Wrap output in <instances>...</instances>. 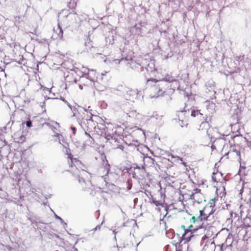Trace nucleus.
Returning <instances> with one entry per match:
<instances>
[{
  "instance_id": "7c9ffc66",
  "label": "nucleus",
  "mask_w": 251,
  "mask_h": 251,
  "mask_svg": "<svg viewBox=\"0 0 251 251\" xmlns=\"http://www.w3.org/2000/svg\"><path fill=\"white\" fill-rule=\"evenodd\" d=\"M71 110L74 112L73 116H75V112L78 111V109L75 107H73L72 106V109Z\"/></svg>"
},
{
  "instance_id": "9b49d317",
  "label": "nucleus",
  "mask_w": 251,
  "mask_h": 251,
  "mask_svg": "<svg viewBox=\"0 0 251 251\" xmlns=\"http://www.w3.org/2000/svg\"><path fill=\"white\" fill-rule=\"evenodd\" d=\"M207 116L205 115V117H202L203 121L201 123L200 125V128L203 129L204 127H210V125L208 123V122L207 121Z\"/></svg>"
},
{
  "instance_id": "aec40b11",
  "label": "nucleus",
  "mask_w": 251,
  "mask_h": 251,
  "mask_svg": "<svg viewBox=\"0 0 251 251\" xmlns=\"http://www.w3.org/2000/svg\"><path fill=\"white\" fill-rule=\"evenodd\" d=\"M91 122L88 120V118H83L82 119L81 123H83L84 125H87V127L89 128V125L90 124Z\"/></svg>"
},
{
  "instance_id": "412c9836",
  "label": "nucleus",
  "mask_w": 251,
  "mask_h": 251,
  "mask_svg": "<svg viewBox=\"0 0 251 251\" xmlns=\"http://www.w3.org/2000/svg\"><path fill=\"white\" fill-rule=\"evenodd\" d=\"M63 29L62 28H60V30H59V32L57 34L58 38L61 40H63Z\"/></svg>"
},
{
  "instance_id": "2f4dec72",
  "label": "nucleus",
  "mask_w": 251,
  "mask_h": 251,
  "mask_svg": "<svg viewBox=\"0 0 251 251\" xmlns=\"http://www.w3.org/2000/svg\"><path fill=\"white\" fill-rule=\"evenodd\" d=\"M89 138V143L91 144H93L95 142V140H94V138H93L92 137L90 138Z\"/></svg>"
},
{
  "instance_id": "9d476101",
  "label": "nucleus",
  "mask_w": 251,
  "mask_h": 251,
  "mask_svg": "<svg viewBox=\"0 0 251 251\" xmlns=\"http://www.w3.org/2000/svg\"><path fill=\"white\" fill-rule=\"evenodd\" d=\"M161 80H162V79L158 80L157 79L153 78H150L147 80V85L148 86H151V87L154 86L155 84L156 83L158 82L159 83L158 84H160V82L159 81H161Z\"/></svg>"
},
{
  "instance_id": "f8f14e48",
  "label": "nucleus",
  "mask_w": 251,
  "mask_h": 251,
  "mask_svg": "<svg viewBox=\"0 0 251 251\" xmlns=\"http://www.w3.org/2000/svg\"><path fill=\"white\" fill-rule=\"evenodd\" d=\"M191 116L193 117H196L197 116H200L201 118L203 117V114L201 113L200 110L198 109H192L191 110Z\"/></svg>"
},
{
  "instance_id": "5fc2aeb1",
  "label": "nucleus",
  "mask_w": 251,
  "mask_h": 251,
  "mask_svg": "<svg viewBox=\"0 0 251 251\" xmlns=\"http://www.w3.org/2000/svg\"><path fill=\"white\" fill-rule=\"evenodd\" d=\"M242 136V135H241V134H239V135H238V134H236V135H235L233 136L232 138H235L236 137H237V136Z\"/></svg>"
},
{
  "instance_id": "79ce46f5",
  "label": "nucleus",
  "mask_w": 251,
  "mask_h": 251,
  "mask_svg": "<svg viewBox=\"0 0 251 251\" xmlns=\"http://www.w3.org/2000/svg\"><path fill=\"white\" fill-rule=\"evenodd\" d=\"M194 191L196 192L195 193H200V192H201V190L199 189H198V188H196L195 189H194Z\"/></svg>"
},
{
  "instance_id": "6e6d98bb",
  "label": "nucleus",
  "mask_w": 251,
  "mask_h": 251,
  "mask_svg": "<svg viewBox=\"0 0 251 251\" xmlns=\"http://www.w3.org/2000/svg\"><path fill=\"white\" fill-rule=\"evenodd\" d=\"M211 208L210 209H207L206 211H205V212L207 214H208V213L211 211Z\"/></svg>"
},
{
  "instance_id": "473e14b6",
  "label": "nucleus",
  "mask_w": 251,
  "mask_h": 251,
  "mask_svg": "<svg viewBox=\"0 0 251 251\" xmlns=\"http://www.w3.org/2000/svg\"><path fill=\"white\" fill-rule=\"evenodd\" d=\"M190 199L195 200V193H192V194L190 196Z\"/></svg>"
},
{
  "instance_id": "f257e3e1",
  "label": "nucleus",
  "mask_w": 251,
  "mask_h": 251,
  "mask_svg": "<svg viewBox=\"0 0 251 251\" xmlns=\"http://www.w3.org/2000/svg\"><path fill=\"white\" fill-rule=\"evenodd\" d=\"M130 60L127 64H129L130 67L137 72L140 73L145 69L149 73H154L157 71L155 67V60L150 58H141L135 61L131 59V57L127 56L126 58L122 57L119 62H123Z\"/></svg>"
},
{
  "instance_id": "c85d7f7f",
  "label": "nucleus",
  "mask_w": 251,
  "mask_h": 251,
  "mask_svg": "<svg viewBox=\"0 0 251 251\" xmlns=\"http://www.w3.org/2000/svg\"><path fill=\"white\" fill-rule=\"evenodd\" d=\"M250 226L249 225H246L244 224V223H243V224H241L240 225V226H238L237 227H241L242 228H246V227H248Z\"/></svg>"
},
{
  "instance_id": "e2e57ef3",
  "label": "nucleus",
  "mask_w": 251,
  "mask_h": 251,
  "mask_svg": "<svg viewBox=\"0 0 251 251\" xmlns=\"http://www.w3.org/2000/svg\"><path fill=\"white\" fill-rule=\"evenodd\" d=\"M131 174L132 175L133 177H135V176H134V175H135V172H133V173H131Z\"/></svg>"
},
{
  "instance_id": "e433bc0d",
  "label": "nucleus",
  "mask_w": 251,
  "mask_h": 251,
  "mask_svg": "<svg viewBox=\"0 0 251 251\" xmlns=\"http://www.w3.org/2000/svg\"><path fill=\"white\" fill-rule=\"evenodd\" d=\"M54 217L56 220H63L60 216L56 214L54 212Z\"/></svg>"
},
{
  "instance_id": "bf43d9fd",
  "label": "nucleus",
  "mask_w": 251,
  "mask_h": 251,
  "mask_svg": "<svg viewBox=\"0 0 251 251\" xmlns=\"http://www.w3.org/2000/svg\"><path fill=\"white\" fill-rule=\"evenodd\" d=\"M218 171L217 170V172H214L213 173H212V176H214L216 174H217V173H218Z\"/></svg>"
},
{
  "instance_id": "4d7b16f0",
  "label": "nucleus",
  "mask_w": 251,
  "mask_h": 251,
  "mask_svg": "<svg viewBox=\"0 0 251 251\" xmlns=\"http://www.w3.org/2000/svg\"><path fill=\"white\" fill-rule=\"evenodd\" d=\"M41 107L43 108L45 106V102H43L42 105H41Z\"/></svg>"
},
{
  "instance_id": "f704fd0d",
  "label": "nucleus",
  "mask_w": 251,
  "mask_h": 251,
  "mask_svg": "<svg viewBox=\"0 0 251 251\" xmlns=\"http://www.w3.org/2000/svg\"><path fill=\"white\" fill-rule=\"evenodd\" d=\"M71 129L73 131L74 134H75L76 131V128L73 126H71Z\"/></svg>"
},
{
  "instance_id": "39448f33",
  "label": "nucleus",
  "mask_w": 251,
  "mask_h": 251,
  "mask_svg": "<svg viewBox=\"0 0 251 251\" xmlns=\"http://www.w3.org/2000/svg\"><path fill=\"white\" fill-rule=\"evenodd\" d=\"M201 228H206L204 226L203 221H191V223L188 226L190 231H196Z\"/></svg>"
},
{
  "instance_id": "8fccbe9b",
  "label": "nucleus",
  "mask_w": 251,
  "mask_h": 251,
  "mask_svg": "<svg viewBox=\"0 0 251 251\" xmlns=\"http://www.w3.org/2000/svg\"><path fill=\"white\" fill-rule=\"evenodd\" d=\"M207 237L206 235H204V236L202 237V241H204L205 239H207Z\"/></svg>"
},
{
  "instance_id": "c03bdc74",
  "label": "nucleus",
  "mask_w": 251,
  "mask_h": 251,
  "mask_svg": "<svg viewBox=\"0 0 251 251\" xmlns=\"http://www.w3.org/2000/svg\"><path fill=\"white\" fill-rule=\"evenodd\" d=\"M223 194L222 196H223L224 195H225L226 194L225 187L223 186Z\"/></svg>"
},
{
  "instance_id": "423d86ee",
  "label": "nucleus",
  "mask_w": 251,
  "mask_h": 251,
  "mask_svg": "<svg viewBox=\"0 0 251 251\" xmlns=\"http://www.w3.org/2000/svg\"><path fill=\"white\" fill-rule=\"evenodd\" d=\"M207 209H209L208 205H206L202 210H200V216L198 217L199 220H208V217L214 213V210L211 209V211L207 214L205 211H207Z\"/></svg>"
},
{
  "instance_id": "a18cd8bd",
  "label": "nucleus",
  "mask_w": 251,
  "mask_h": 251,
  "mask_svg": "<svg viewBox=\"0 0 251 251\" xmlns=\"http://www.w3.org/2000/svg\"><path fill=\"white\" fill-rule=\"evenodd\" d=\"M63 146L65 148L69 150V149L68 148V147H69V144L67 143H66L65 145H63Z\"/></svg>"
},
{
  "instance_id": "20e7f679",
  "label": "nucleus",
  "mask_w": 251,
  "mask_h": 251,
  "mask_svg": "<svg viewBox=\"0 0 251 251\" xmlns=\"http://www.w3.org/2000/svg\"><path fill=\"white\" fill-rule=\"evenodd\" d=\"M126 100L134 101L135 99H140L141 97L143 98L142 93L137 90L130 89L126 91Z\"/></svg>"
},
{
  "instance_id": "09e8293b",
  "label": "nucleus",
  "mask_w": 251,
  "mask_h": 251,
  "mask_svg": "<svg viewBox=\"0 0 251 251\" xmlns=\"http://www.w3.org/2000/svg\"><path fill=\"white\" fill-rule=\"evenodd\" d=\"M85 134L89 138H90L91 137V136H90V134L88 133H87L86 131H85Z\"/></svg>"
},
{
  "instance_id": "6ab92c4d",
  "label": "nucleus",
  "mask_w": 251,
  "mask_h": 251,
  "mask_svg": "<svg viewBox=\"0 0 251 251\" xmlns=\"http://www.w3.org/2000/svg\"><path fill=\"white\" fill-rule=\"evenodd\" d=\"M206 133H207V136L210 139V142L212 143V144H214L216 140L221 139V138H215L213 136H211L210 135V134L209 133L208 130H207Z\"/></svg>"
},
{
  "instance_id": "72a5a7b5",
  "label": "nucleus",
  "mask_w": 251,
  "mask_h": 251,
  "mask_svg": "<svg viewBox=\"0 0 251 251\" xmlns=\"http://www.w3.org/2000/svg\"><path fill=\"white\" fill-rule=\"evenodd\" d=\"M22 59L21 60L17 61L15 59H13L12 61L17 62L19 64H22V61L24 59L23 56H22Z\"/></svg>"
},
{
  "instance_id": "680f3d73",
  "label": "nucleus",
  "mask_w": 251,
  "mask_h": 251,
  "mask_svg": "<svg viewBox=\"0 0 251 251\" xmlns=\"http://www.w3.org/2000/svg\"><path fill=\"white\" fill-rule=\"evenodd\" d=\"M196 202H197L198 203H200L201 201H200L199 200H195Z\"/></svg>"
},
{
  "instance_id": "cd10ccee",
  "label": "nucleus",
  "mask_w": 251,
  "mask_h": 251,
  "mask_svg": "<svg viewBox=\"0 0 251 251\" xmlns=\"http://www.w3.org/2000/svg\"><path fill=\"white\" fill-rule=\"evenodd\" d=\"M31 191L32 193L34 194L35 196H36L37 198H39V195L37 194V193H36V192H37V191L36 189L32 188V189H31Z\"/></svg>"
},
{
  "instance_id": "338daca9",
  "label": "nucleus",
  "mask_w": 251,
  "mask_h": 251,
  "mask_svg": "<svg viewBox=\"0 0 251 251\" xmlns=\"http://www.w3.org/2000/svg\"><path fill=\"white\" fill-rule=\"evenodd\" d=\"M138 200V199L137 198H135L134 200V202L135 203Z\"/></svg>"
},
{
  "instance_id": "4c0bfd02",
  "label": "nucleus",
  "mask_w": 251,
  "mask_h": 251,
  "mask_svg": "<svg viewBox=\"0 0 251 251\" xmlns=\"http://www.w3.org/2000/svg\"><path fill=\"white\" fill-rule=\"evenodd\" d=\"M212 180L214 182H218V181L217 180V179L215 176H212Z\"/></svg>"
},
{
  "instance_id": "774afa93",
  "label": "nucleus",
  "mask_w": 251,
  "mask_h": 251,
  "mask_svg": "<svg viewBox=\"0 0 251 251\" xmlns=\"http://www.w3.org/2000/svg\"><path fill=\"white\" fill-rule=\"evenodd\" d=\"M182 164H183V165H184L185 166H187L186 163L185 162H182Z\"/></svg>"
},
{
  "instance_id": "f3484780",
  "label": "nucleus",
  "mask_w": 251,
  "mask_h": 251,
  "mask_svg": "<svg viewBox=\"0 0 251 251\" xmlns=\"http://www.w3.org/2000/svg\"><path fill=\"white\" fill-rule=\"evenodd\" d=\"M126 190L129 191L131 189L132 187V180L130 178H128L126 182Z\"/></svg>"
},
{
  "instance_id": "a211bd4d",
  "label": "nucleus",
  "mask_w": 251,
  "mask_h": 251,
  "mask_svg": "<svg viewBox=\"0 0 251 251\" xmlns=\"http://www.w3.org/2000/svg\"><path fill=\"white\" fill-rule=\"evenodd\" d=\"M75 145L77 148H80L81 150H83L85 148V144L81 143L79 141H76L75 142Z\"/></svg>"
},
{
  "instance_id": "b1692460",
  "label": "nucleus",
  "mask_w": 251,
  "mask_h": 251,
  "mask_svg": "<svg viewBox=\"0 0 251 251\" xmlns=\"http://www.w3.org/2000/svg\"><path fill=\"white\" fill-rule=\"evenodd\" d=\"M26 124V126L27 127L30 128L32 126V123L31 120H28L26 121L25 122H24Z\"/></svg>"
},
{
  "instance_id": "4be33fe9",
  "label": "nucleus",
  "mask_w": 251,
  "mask_h": 251,
  "mask_svg": "<svg viewBox=\"0 0 251 251\" xmlns=\"http://www.w3.org/2000/svg\"><path fill=\"white\" fill-rule=\"evenodd\" d=\"M60 100L64 102V103H65L71 109H72V106L65 99V98L61 97Z\"/></svg>"
},
{
  "instance_id": "864d4df0",
  "label": "nucleus",
  "mask_w": 251,
  "mask_h": 251,
  "mask_svg": "<svg viewBox=\"0 0 251 251\" xmlns=\"http://www.w3.org/2000/svg\"><path fill=\"white\" fill-rule=\"evenodd\" d=\"M86 78H87L89 79L92 81H94L93 79H92L91 78H89V75L87 74H86Z\"/></svg>"
},
{
  "instance_id": "dca6fc26",
  "label": "nucleus",
  "mask_w": 251,
  "mask_h": 251,
  "mask_svg": "<svg viewBox=\"0 0 251 251\" xmlns=\"http://www.w3.org/2000/svg\"><path fill=\"white\" fill-rule=\"evenodd\" d=\"M152 202L156 206H161L162 207H164L165 205V202H161L159 201H157L154 199H152Z\"/></svg>"
},
{
  "instance_id": "6e6552de",
  "label": "nucleus",
  "mask_w": 251,
  "mask_h": 251,
  "mask_svg": "<svg viewBox=\"0 0 251 251\" xmlns=\"http://www.w3.org/2000/svg\"><path fill=\"white\" fill-rule=\"evenodd\" d=\"M192 231H190L189 229H185L184 233L182 234L181 238V240H185V242L189 241L192 238H194V236L192 234Z\"/></svg>"
},
{
  "instance_id": "49530a36",
  "label": "nucleus",
  "mask_w": 251,
  "mask_h": 251,
  "mask_svg": "<svg viewBox=\"0 0 251 251\" xmlns=\"http://www.w3.org/2000/svg\"><path fill=\"white\" fill-rule=\"evenodd\" d=\"M57 21H58V24H57V25H58V29L59 30H60V28H62V27H61V25H60V23H59V20H58Z\"/></svg>"
},
{
  "instance_id": "1a4fd4ad",
  "label": "nucleus",
  "mask_w": 251,
  "mask_h": 251,
  "mask_svg": "<svg viewBox=\"0 0 251 251\" xmlns=\"http://www.w3.org/2000/svg\"><path fill=\"white\" fill-rule=\"evenodd\" d=\"M105 159H103L102 160V165L104 167V171L106 172V174L105 176H107L110 172V164H109L108 161L106 159V156L104 155Z\"/></svg>"
},
{
  "instance_id": "5701e85b",
  "label": "nucleus",
  "mask_w": 251,
  "mask_h": 251,
  "mask_svg": "<svg viewBox=\"0 0 251 251\" xmlns=\"http://www.w3.org/2000/svg\"><path fill=\"white\" fill-rule=\"evenodd\" d=\"M132 168H133L134 170H135V169H138V170H140V167L138 165H137L136 164H135L133 165V166H132L129 169H126L127 170H128L129 171H130V170L132 169Z\"/></svg>"
},
{
  "instance_id": "393cba45",
  "label": "nucleus",
  "mask_w": 251,
  "mask_h": 251,
  "mask_svg": "<svg viewBox=\"0 0 251 251\" xmlns=\"http://www.w3.org/2000/svg\"><path fill=\"white\" fill-rule=\"evenodd\" d=\"M246 169V167L245 166H243L241 164H240V169L238 171V174L240 175H241L242 173V170H245Z\"/></svg>"
},
{
  "instance_id": "69168bd1",
  "label": "nucleus",
  "mask_w": 251,
  "mask_h": 251,
  "mask_svg": "<svg viewBox=\"0 0 251 251\" xmlns=\"http://www.w3.org/2000/svg\"><path fill=\"white\" fill-rule=\"evenodd\" d=\"M177 157H178V160H181V161H182V158L180 157H178V156Z\"/></svg>"
},
{
  "instance_id": "58836bf2",
  "label": "nucleus",
  "mask_w": 251,
  "mask_h": 251,
  "mask_svg": "<svg viewBox=\"0 0 251 251\" xmlns=\"http://www.w3.org/2000/svg\"><path fill=\"white\" fill-rule=\"evenodd\" d=\"M91 114V116L90 117L89 119H88V120H89L90 122H91V123H92L93 122V120L92 119V116H93V115L90 113Z\"/></svg>"
},
{
  "instance_id": "0e129e2a",
  "label": "nucleus",
  "mask_w": 251,
  "mask_h": 251,
  "mask_svg": "<svg viewBox=\"0 0 251 251\" xmlns=\"http://www.w3.org/2000/svg\"><path fill=\"white\" fill-rule=\"evenodd\" d=\"M237 155H239V156H240V151H237Z\"/></svg>"
},
{
  "instance_id": "ea45409f",
  "label": "nucleus",
  "mask_w": 251,
  "mask_h": 251,
  "mask_svg": "<svg viewBox=\"0 0 251 251\" xmlns=\"http://www.w3.org/2000/svg\"><path fill=\"white\" fill-rule=\"evenodd\" d=\"M214 188H215L216 189V197H218V187L217 186H214Z\"/></svg>"
},
{
  "instance_id": "ddd939ff",
  "label": "nucleus",
  "mask_w": 251,
  "mask_h": 251,
  "mask_svg": "<svg viewBox=\"0 0 251 251\" xmlns=\"http://www.w3.org/2000/svg\"><path fill=\"white\" fill-rule=\"evenodd\" d=\"M218 200V197H216L214 198L211 199L208 203L206 205H208L209 207V209H212L213 210V208L215 206V201Z\"/></svg>"
},
{
  "instance_id": "de8ad7c7",
  "label": "nucleus",
  "mask_w": 251,
  "mask_h": 251,
  "mask_svg": "<svg viewBox=\"0 0 251 251\" xmlns=\"http://www.w3.org/2000/svg\"><path fill=\"white\" fill-rule=\"evenodd\" d=\"M211 148L212 151L216 149V147L214 145V144H212V146L211 147Z\"/></svg>"
},
{
  "instance_id": "0eeeda50",
  "label": "nucleus",
  "mask_w": 251,
  "mask_h": 251,
  "mask_svg": "<svg viewBox=\"0 0 251 251\" xmlns=\"http://www.w3.org/2000/svg\"><path fill=\"white\" fill-rule=\"evenodd\" d=\"M216 245L214 241H211V239L207 240L206 243L203 247L204 251H215Z\"/></svg>"
},
{
  "instance_id": "13d9d810",
  "label": "nucleus",
  "mask_w": 251,
  "mask_h": 251,
  "mask_svg": "<svg viewBox=\"0 0 251 251\" xmlns=\"http://www.w3.org/2000/svg\"><path fill=\"white\" fill-rule=\"evenodd\" d=\"M243 190H244L243 187H242V188L240 191V194H242V193L243 192Z\"/></svg>"
},
{
  "instance_id": "f03ea898",
  "label": "nucleus",
  "mask_w": 251,
  "mask_h": 251,
  "mask_svg": "<svg viewBox=\"0 0 251 251\" xmlns=\"http://www.w3.org/2000/svg\"><path fill=\"white\" fill-rule=\"evenodd\" d=\"M160 84H158L156 87H159V90L158 91V96L161 95L164 92H165L166 88H170V89H173V91H175V89H180L179 81L175 79L172 76H170L167 75L165 77H164L161 81H159Z\"/></svg>"
},
{
  "instance_id": "a19ab883",
  "label": "nucleus",
  "mask_w": 251,
  "mask_h": 251,
  "mask_svg": "<svg viewBox=\"0 0 251 251\" xmlns=\"http://www.w3.org/2000/svg\"><path fill=\"white\" fill-rule=\"evenodd\" d=\"M190 111V109H188V110H185L184 109L183 110H180V112H187V111L189 112Z\"/></svg>"
},
{
  "instance_id": "4468645a",
  "label": "nucleus",
  "mask_w": 251,
  "mask_h": 251,
  "mask_svg": "<svg viewBox=\"0 0 251 251\" xmlns=\"http://www.w3.org/2000/svg\"><path fill=\"white\" fill-rule=\"evenodd\" d=\"M68 6L69 9H71L73 10L72 12H70V14L73 13V12H74V10L75 9L76 6V3L75 2V0H71L70 2L68 4Z\"/></svg>"
},
{
  "instance_id": "7ed1b4c3",
  "label": "nucleus",
  "mask_w": 251,
  "mask_h": 251,
  "mask_svg": "<svg viewBox=\"0 0 251 251\" xmlns=\"http://www.w3.org/2000/svg\"><path fill=\"white\" fill-rule=\"evenodd\" d=\"M68 155V164L70 167L72 168V170H69L70 172H72L73 175L77 178L78 180L80 183L82 182H85L84 179L80 176V171L77 169L76 166L80 163L79 160H78L76 158H74L73 155L71 153H68V151H66Z\"/></svg>"
},
{
  "instance_id": "c9c22d12",
  "label": "nucleus",
  "mask_w": 251,
  "mask_h": 251,
  "mask_svg": "<svg viewBox=\"0 0 251 251\" xmlns=\"http://www.w3.org/2000/svg\"><path fill=\"white\" fill-rule=\"evenodd\" d=\"M33 218L36 219V217L34 216L30 215H29V216L27 217V220H32Z\"/></svg>"
},
{
  "instance_id": "052dcab7",
  "label": "nucleus",
  "mask_w": 251,
  "mask_h": 251,
  "mask_svg": "<svg viewBox=\"0 0 251 251\" xmlns=\"http://www.w3.org/2000/svg\"><path fill=\"white\" fill-rule=\"evenodd\" d=\"M79 89H80L82 90V89H83V86H82V85H80H80H79Z\"/></svg>"
},
{
  "instance_id": "2eb2a0df",
  "label": "nucleus",
  "mask_w": 251,
  "mask_h": 251,
  "mask_svg": "<svg viewBox=\"0 0 251 251\" xmlns=\"http://www.w3.org/2000/svg\"><path fill=\"white\" fill-rule=\"evenodd\" d=\"M85 45L86 46L89 47V49H91V48H94L93 43L92 42V41H91L89 36L87 38V40L85 42Z\"/></svg>"
},
{
  "instance_id": "a878e982",
  "label": "nucleus",
  "mask_w": 251,
  "mask_h": 251,
  "mask_svg": "<svg viewBox=\"0 0 251 251\" xmlns=\"http://www.w3.org/2000/svg\"><path fill=\"white\" fill-rule=\"evenodd\" d=\"M165 206L164 205V207L165 209H167V208H170V210H172V209L174 208V204H171L170 205H167L166 203H165Z\"/></svg>"
},
{
  "instance_id": "3c124183",
  "label": "nucleus",
  "mask_w": 251,
  "mask_h": 251,
  "mask_svg": "<svg viewBox=\"0 0 251 251\" xmlns=\"http://www.w3.org/2000/svg\"><path fill=\"white\" fill-rule=\"evenodd\" d=\"M190 220H199L198 219V218H196V217L195 216H193L191 219Z\"/></svg>"
},
{
  "instance_id": "c756f323",
  "label": "nucleus",
  "mask_w": 251,
  "mask_h": 251,
  "mask_svg": "<svg viewBox=\"0 0 251 251\" xmlns=\"http://www.w3.org/2000/svg\"><path fill=\"white\" fill-rule=\"evenodd\" d=\"M169 29L168 27H167V29H164V30H163L162 29V27L161 28V29L160 30V32H161V33H164V34H166L167 33H168V29Z\"/></svg>"
},
{
  "instance_id": "bb28decb",
  "label": "nucleus",
  "mask_w": 251,
  "mask_h": 251,
  "mask_svg": "<svg viewBox=\"0 0 251 251\" xmlns=\"http://www.w3.org/2000/svg\"><path fill=\"white\" fill-rule=\"evenodd\" d=\"M105 139L107 140H109L111 139H112L113 138V136L112 135L110 134V133H108V134H106L105 133Z\"/></svg>"
},
{
  "instance_id": "603ef678",
  "label": "nucleus",
  "mask_w": 251,
  "mask_h": 251,
  "mask_svg": "<svg viewBox=\"0 0 251 251\" xmlns=\"http://www.w3.org/2000/svg\"><path fill=\"white\" fill-rule=\"evenodd\" d=\"M170 248L169 246L168 245L166 247V251H170Z\"/></svg>"
},
{
  "instance_id": "37998d69",
  "label": "nucleus",
  "mask_w": 251,
  "mask_h": 251,
  "mask_svg": "<svg viewBox=\"0 0 251 251\" xmlns=\"http://www.w3.org/2000/svg\"><path fill=\"white\" fill-rule=\"evenodd\" d=\"M118 149H121V150H124V146H123V145H119V146H118Z\"/></svg>"
}]
</instances>
